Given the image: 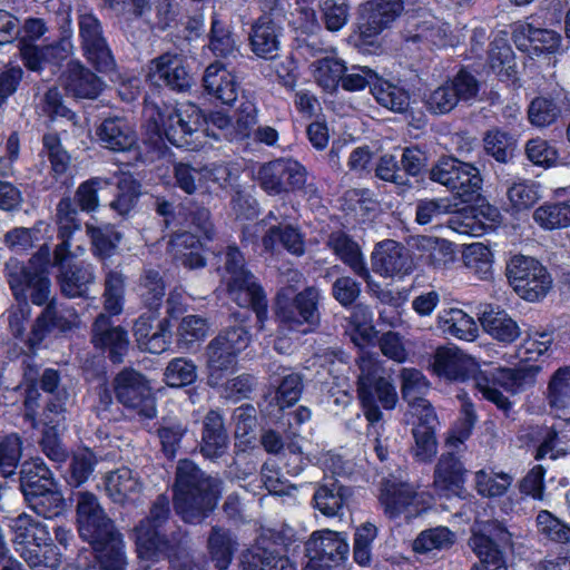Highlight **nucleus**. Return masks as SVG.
I'll use <instances>...</instances> for the list:
<instances>
[{"mask_svg": "<svg viewBox=\"0 0 570 570\" xmlns=\"http://www.w3.org/2000/svg\"><path fill=\"white\" fill-rule=\"evenodd\" d=\"M483 142L485 153L498 163L508 164L514 156L517 140L509 132L500 129L489 130Z\"/></svg>", "mask_w": 570, "mask_h": 570, "instance_id": "bf43d9fd", "label": "nucleus"}, {"mask_svg": "<svg viewBox=\"0 0 570 570\" xmlns=\"http://www.w3.org/2000/svg\"><path fill=\"white\" fill-rule=\"evenodd\" d=\"M242 570H296L295 564L281 553L278 546L261 537L240 559Z\"/></svg>", "mask_w": 570, "mask_h": 570, "instance_id": "4be33fe9", "label": "nucleus"}, {"mask_svg": "<svg viewBox=\"0 0 570 570\" xmlns=\"http://www.w3.org/2000/svg\"><path fill=\"white\" fill-rule=\"evenodd\" d=\"M209 49L217 57H236L238 47L235 37L225 21L216 13L212 17Z\"/></svg>", "mask_w": 570, "mask_h": 570, "instance_id": "6e6d98bb", "label": "nucleus"}, {"mask_svg": "<svg viewBox=\"0 0 570 570\" xmlns=\"http://www.w3.org/2000/svg\"><path fill=\"white\" fill-rule=\"evenodd\" d=\"M100 570H127L128 558L122 535L92 548Z\"/></svg>", "mask_w": 570, "mask_h": 570, "instance_id": "864d4df0", "label": "nucleus"}, {"mask_svg": "<svg viewBox=\"0 0 570 570\" xmlns=\"http://www.w3.org/2000/svg\"><path fill=\"white\" fill-rule=\"evenodd\" d=\"M513 40L520 49H525L528 42L540 52L558 50L561 37L553 30L534 27L529 22H518L513 28Z\"/></svg>", "mask_w": 570, "mask_h": 570, "instance_id": "79ce46f5", "label": "nucleus"}, {"mask_svg": "<svg viewBox=\"0 0 570 570\" xmlns=\"http://www.w3.org/2000/svg\"><path fill=\"white\" fill-rule=\"evenodd\" d=\"M24 500L32 511L46 519L58 517L65 510V499L59 490V484L30 494Z\"/></svg>", "mask_w": 570, "mask_h": 570, "instance_id": "5fc2aeb1", "label": "nucleus"}, {"mask_svg": "<svg viewBox=\"0 0 570 570\" xmlns=\"http://www.w3.org/2000/svg\"><path fill=\"white\" fill-rule=\"evenodd\" d=\"M170 515L169 498L159 494L151 503L148 515L134 529L139 559L150 563L166 559L175 570H202L203 566L194 558L190 538L185 530L176 527L168 534L161 532Z\"/></svg>", "mask_w": 570, "mask_h": 570, "instance_id": "f257e3e1", "label": "nucleus"}, {"mask_svg": "<svg viewBox=\"0 0 570 570\" xmlns=\"http://www.w3.org/2000/svg\"><path fill=\"white\" fill-rule=\"evenodd\" d=\"M429 178L446 187L463 203L475 199L483 184L479 168L455 157L440 158L429 170Z\"/></svg>", "mask_w": 570, "mask_h": 570, "instance_id": "1a4fd4ad", "label": "nucleus"}, {"mask_svg": "<svg viewBox=\"0 0 570 570\" xmlns=\"http://www.w3.org/2000/svg\"><path fill=\"white\" fill-rule=\"evenodd\" d=\"M55 222L59 239L55 248L70 249L73 235L80 232L82 226L77 204L70 196L62 197L57 204Z\"/></svg>", "mask_w": 570, "mask_h": 570, "instance_id": "c03bdc74", "label": "nucleus"}, {"mask_svg": "<svg viewBox=\"0 0 570 570\" xmlns=\"http://www.w3.org/2000/svg\"><path fill=\"white\" fill-rule=\"evenodd\" d=\"M100 146L114 153H131L136 161L141 160L138 136L135 128L122 117L104 119L96 128Z\"/></svg>", "mask_w": 570, "mask_h": 570, "instance_id": "f3484780", "label": "nucleus"}, {"mask_svg": "<svg viewBox=\"0 0 570 570\" xmlns=\"http://www.w3.org/2000/svg\"><path fill=\"white\" fill-rule=\"evenodd\" d=\"M533 219L544 229L569 227L570 199L543 204L534 210Z\"/></svg>", "mask_w": 570, "mask_h": 570, "instance_id": "4d7b16f0", "label": "nucleus"}, {"mask_svg": "<svg viewBox=\"0 0 570 570\" xmlns=\"http://www.w3.org/2000/svg\"><path fill=\"white\" fill-rule=\"evenodd\" d=\"M104 82L77 60L67 65L65 88L76 98L95 99L102 91Z\"/></svg>", "mask_w": 570, "mask_h": 570, "instance_id": "c9c22d12", "label": "nucleus"}, {"mask_svg": "<svg viewBox=\"0 0 570 570\" xmlns=\"http://www.w3.org/2000/svg\"><path fill=\"white\" fill-rule=\"evenodd\" d=\"M224 286L230 301L239 307L250 308L255 312L259 330H263L267 318V299L254 274L230 279L224 283Z\"/></svg>", "mask_w": 570, "mask_h": 570, "instance_id": "6ab92c4d", "label": "nucleus"}, {"mask_svg": "<svg viewBox=\"0 0 570 570\" xmlns=\"http://www.w3.org/2000/svg\"><path fill=\"white\" fill-rule=\"evenodd\" d=\"M542 370L540 364L520 363L513 368H499L491 377L484 373L474 376V385L484 399L494 403L499 410L508 415L512 403L498 386L513 394L534 385L537 376Z\"/></svg>", "mask_w": 570, "mask_h": 570, "instance_id": "6e6552de", "label": "nucleus"}, {"mask_svg": "<svg viewBox=\"0 0 570 570\" xmlns=\"http://www.w3.org/2000/svg\"><path fill=\"white\" fill-rule=\"evenodd\" d=\"M463 265L480 279H488L492 275L491 250L481 243L468 245L462 253Z\"/></svg>", "mask_w": 570, "mask_h": 570, "instance_id": "052dcab7", "label": "nucleus"}, {"mask_svg": "<svg viewBox=\"0 0 570 570\" xmlns=\"http://www.w3.org/2000/svg\"><path fill=\"white\" fill-rule=\"evenodd\" d=\"M478 315L483 330L493 338L511 343L519 337L520 328L505 311L492 305H481Z\"/></svg>", "mask_w": 570, "mask_h": 570, "instance_id": "4c0bfd02", "label": "nucleus"}, {"mask_svg": "<svg viewBox=\"0 0 570 570\" xmlns=\"http://www.w3.org/2000/svg\"><path fill=\"white\" fill-rule=\"evenodd\" d=\"M72 253L68 248H55L52 266L58 269L56 281L60 293L68 298L85 297L95 283L94 266L86 263H69Z\"/></svg>", "mask_w": 570, "mask_h": 570, "instance_id": "4468645a", "label": "nucleus"}, {"mask_svg": "<svg viewBox=\"0 0 570 570\" xmlns=\"http://www.w3.org/2000/svg\"><path fill=\"white\" fill-rule=\"evenodd\" d=\"M306 556L331 567L344 563L350 554V546L343 533L322 530L315 531L305 543Z\"/></svg>", "mask_w": 570, "mask_h": 570, "instance_id": "a211bd4d", "label": "nucleus"}, {"mask_svg": "<svg viewBox=\"0 0 570 570\" xmlns=\"http://www.w3.org/2000/svg\"><path fill=\"white\" fill-rule=\"evenodd\" d=\"M262 245L268 253L276 254L285 249L294 256H303L305 253V236L298 226L277 222L271 224L262 237Z\"/></svg>", "mask_w": 570, "mask_h": 570, "instance_id": "cd10ccee", "label": "nucleus"}, {"mask_svg": "<svg viewBox=\"0 0 570 570\" xmlns=\"http://www.w3.org/2000/svg\"><path fill=\"white\" fill-rule=\"evenodd\" d=\"M438 327L446 335L468 342L478 337V326L474 320L459 308L444 309L438 315Z\"/></svg>", "mask_w": 570, "mask_h": 570, "instance_id": "49530a36", "label": "nucleus"}, {"mask_svg": "<svg viewBox=\"0 0 570 570\" xmlns=\"http://www.w3.org/2000/svg\"><path fill=\"white\" fill-rule=\"evenodd\" d=\"M456 540V535L446 527H435L422 531L413 542V550L417 553H429L434 550H449Z\"/></svg>", "mask_w": 570, "mask_h": 570, "instance_id": "13d9d810", "label": "nucleus"}, {"mask_svg": "<svg viewBox=\"0 0 570 570\" xmlns=\"http://www.w3.org/2000/svg\"><path fill=\"white\" fill-rule=\"evenodd\" d=\"M50 256V247L43 244L30 257L28 264L16 261L7 266L9 287L19 303L31 302L33 305L42 306L53 297L48 272Z\"/></svg>", "mask_w": 570, "mask_h": 570, "instance_id": "20e7f679", "label": "nucleus"}, {"mask_svg": "<svg viewBox=\"0 0 570 570\" xmlns=\"http://www.w3.org/2000/svg\"><path fill=\"white\" fill-rule=\"evenodd\" d=\"M20 56L24 66L32 71H40L47 62L57 57H67L69 51L66 46L69 43H57L47 47H38L21 40Z\"/></svg>", "mask_w": 570, "mask_h": 570, "instance_id": "8fccbe9b", "label": "nucleus"}, {"mask_svg": "<svg viewBox=\"0 0 570 570\" xmlns=\"http://www.w3.org/2000/svg\"><path fill=\"white\" fill-rule=\"evenodd\" d=\"M400 381L402 399L407 402L412 413L423 412V409H433L431 403L423 397L430 389V383L420 370L403 367L400 371Z\"/></svg>", "mask_w": 570, "mask_h": 570, "instance_id": "a19ab883", "label": "nucleus"}, {"mask_svg": "<svg viewBox=\"0 0 570 570\" xmlns=\"http://www.w3.org/2000/svg\"><path fill=\"white\" fill-rule=\"evenodd\" d=\"M468 470L453 451L441 454L434 468L433 487L440 495L456 494L462 489Z\"/></svg>", "mask_w": 570, "mask_h": 570, "instance_id": "c85d7f7f", "label": "nucleus"}, {"mask_svg": "<svg viewBox=\"0 0 570 570\" xmlns=\"http://www.w3.org/2000/svg\"><path fill=\"white\" fill-rule=\"evenodd\" d=\"M140 194V183L131 175H122L118 178L116 198L110 203V207L125 216L136 206Z\"/></svg>", "mask_w": 570, "mask_h": 570, "instance_id": "69168bd1", "label": "nucleus"}, {"mask_svg": "<svg viewBox=\"0 0 570 570\" xmlns=\"http://www.w3.org/2000/svg\"><path fill=\"white\" fill-rule=\"evenodd\" d=\"M40 387L50 395L47 401L45 413L47 419L52 422L49 414H60L65 411V404L69 393L60 382V375L57 370L46 368L40 376Z\"/></svg>", "mask_w": 570, "mask_h": 570, "instance_id": "603ef678", "label": "nucleus"}, {"mask_svg": "<svg viewBox=\"0 0 570 570\" xmlns=\"http://www.w3.org/2000/svg\"><path fill=\"white\" fill-rule=\"evenodd\" d=\"M158 311H148L141 314L134 324V336L141 351L160 354L168 350L171 340L169 321L163 318L157 322Z\"/></svg>", "mask_w": 570, "mask_h": 570, "instance_id": "412c9836", "label": "nucleus"}, {"mask_svg": "<svg viewBox=\"0 0 570 570\" xmlns=\"http://www.w3.org/2000/svg\"><path fill=\"white\" fill-rule=\"evenodd\" d=\"M104 484L108 497L116 503H125L142 489L138 473L127 466L107 473Z\"/></svg>", "mask_w": 570, "mask_h": 570, "instance_id": "ea45409f", "label": "nucleus"}, {"mask_svg": "<svg viewBox=\"0 0 570 570\" xmlns=\"http://www.w3.org/2000/svg\"><path fill=\"white\" fill-rule=\"evenodd\" d=\"M568 373L569 371L558 368L548 385V404L559 416L561 413H570V383L566 379Z\"/></svg>", "mask_w": 570, "mask_h": 570, "instance_id": "e2e57ef3", "label": "nucleus"}, {"mask_svg": "<svg viewBox=\"0 0 570 570\" xmlns=\"http://www.w3.org/2000/svg\"><path fill=\"white\" fill-rule=\"evenodd\" d=\"M538 532L547 540L570 544V525L548 510H541L535 519Z\"/></svg>", "mask_w": 570, "mask_h": 570, "instance_id": "774afa93", "label": "nucleus"}, {"mask_svg": "<svg viewBox=\"0 0 570 570\" xmlns=\"http://www.w3.org/2000/svg\"><path fill=\"white\" fill-rule=\"evenodd\" d=\"M404 10L402 0H370L364 4L363 37L371 38L389 28Z\"/></svg>", "mask_w": 570, "mask_h": 570, "instance_id": "393cba45", "label": "nucleus"}, {"mask_svg": "<svg viewBox=\"0 0 570 570\" xmlns=\"http://www.w3.org/2000/svg\"><path fill=\"white\" fill-rule=\"evenodd\" d=\"M87 234L91 239L94 254L100 258L110 257L121 239L119 232L110 225L95 227L86 224Z\"/></svg>", "mask_w": 570, "mask_h": 570, "instance_id": "0e129e2a", "label": "nucleus"}, {"mask_svg": "<svg viewBox=\"0 0 570 570\" xmlns=\"http://www.w3.org/2000/svg\"><path fill=\"white\" fill-rule=\"evenodd\" d=\"M13 543L17 546L32 544L49 547L52 542L47 525L32 515L20 513L10 520Z\"/></svg>", "mask_w": 570, "mask_h": 570, "instance_id": "37998d69", "label": "nucleus"}, {"mask_svg": "<svg viewBox=\"0 0 570 570\" xmlns=\"http://www.w3.org/2000/svg\"><path fill=\"white\" fill-rule=\"evenodd\" d=\"M282 28L268 14L261 16L252 26L249 45L252 51L263 59H275L279 51Z\"/></svg>", "mask_w": 570, "mask_h": 570, "instance_id": "c756f323", "label": "nucleus"}, {"mask_svg": "<svg viewBox=\"0 0 570 570\" xmlns=\"http://www.w3.org/2000/svg\"><path fill=\"white\" fill-rule=\"evenodd\" d=\"M357 395L366 420L371 423L382 419L380 406L392 410L397 403V392L385 376L383 362L377 355L364 352L357 360Z\"/></svg>", "mask_w": 570, "mask_h": 570, "instance_id": "7ed1b4c3", "label": "nucleus"}, {"mask_svg": "<svg viewBox=\"0 0 570 570\" xmlns=\"http://www.w3.org/2000/svg\"><path fill=\"white\" fill-rule=\"evenodd\" d=\"M125 275L117 269H108L104 282V306L107 312L118 315L122 311L125 296Z\"/></svg>", "mask_w": 570, "mask_h": 570, "instance_id": "680f3d73", "label": "nucleus"}, {"mask_svg": "<svg viewBox=\"0 0 570 570\" xmlns=\"http://www.w3.org/2000/svg\"><path fill=\"white\" fill-rule=\"evenodd\" d=\"M236 541L229 530L215 525L212 528L207 548L213 562L219 570H226L233 559Z\"/></svg>", "mask_w": 570, "mask_h": 570, "instance_id": "3c124183", "label": "nucleus"}, {"mask_svg": "<svg viewBox=\"0 0 570 570\" xmlns=\"http://www.w3.org/2000/svg\"><path fill=\"white\" fill-rule=\"evenodd\" d=\"M415 248L422 263L434 271L449 269L456 261L455 245L444 238L419 236Z\"/></svg>", "mask_w": 570, "mask_h": 570, "instance_id": "7c9ffc66", "label": "nucleus"}, {"mask_svg": "<svg viewBox=\"0 0 570 570\" xmlns=\"http://www.w3.org/2000/svg\"><path fill=\"white\" fill-rule=\"evenodd\" d=\"M423 412L412 413L417 422L412 428L414 444L411 453L420 462H431L438 453V441L435 428L438 416L434 409L422 410Z\"/></svg>", "mask_w": 570, "mask_h": 570, "instance_id": "a878e982", "label": "nucleus"}, {"mask_svg": "<svg viewBox=\"0 0 570 570\" xmlns=\"http://www.w3.org/2000/svg\"><path fill=\"white\" fill-rule=\"evenodd\" d=\"M147 78L153 85L175 92H187L194 85L193 73L184 56L170 51L150 60Z\"/></svg>", "mask_w": 570, "mask_h": 570, "instance_id": "dca6fc26", "label": "nucleus"}, {"mask_svg": "<svg viewBox=\"0 0 570 570\" xmlns=\"http://www.w3.org/2000/svg\"><path fill=\"white\" fill-rule=\"evenodd\" d=\"M268 371L272 377H281L276 395L279 407L284 409L294 405L303 392L302 375L275 363L269 365Z\"/></svg>", "mask_w": 570, "mask_h": 570, "instance_id": "de8ad7c7", "label": "nucleus"}, {"mask_svg": "<svg viewBox=\"0 0 570 570\" xmlns=\"http://www.w3.org/2000/svg\"><path fill=\"white\" fill-rule=\"evenodd\" d=\"M228 448V434L223 415L210 410L204 417L200 453L210 460L223 456Z\"/></svg>", "mask_w": 570, "mask_h": 570, "instance_id": "f704fd0d", "label": "nucleus"}, {"mask_svg": "<svg viewBox=\"0 0 570 570\" xmlns=\"http://www.w3.org/2000/svg\"><path fill=\"white\" fill-rule=\"evenodd\" d=\"M174 508L187 523L198 524L217 507L223 493V480L203 471L194 461L177 462L173 484Z\"/></svg>", "mask_w": 570, "mask_h": 570, "instance_id": "f03ea898", "label": "nucleus"}, {"mask_svg": "<svg viewBox=\"0 0 570 570\" xmlns=\"http://www.w3.org/2000/svg\"><path fill=\"white\" fill-rule=\"evenodd\" d=\"M372 268L385 277L407 273L410 265L404 247L392 239L379 243L372 253Z\"/></svg>", "mask_w": 570, "mask_h": 570, "instance_id": "2f4dec72", "label": "nucleus"}, {"mask_svg": "<svg viewBox=\"0 0 570 570\" xmlns=\"http://www.w3.org/2000/svg\"><path fill=\"white\" fill-rule=\"evenodd\" d=\"M415 498L416 492L411 485L387 481L381 490L380 502L390 519H396L402 514L410 519L417 511L412 509Z\"/></svg>", "mask_w": 570, "mask_h": 570, "instance_id": "473e14b6", "label": "nucleus"}, {"mask_svg": "<svg viewBox=\"0 0 570 570\" xmlns=\"http://www.w3.org/2000/svg\"><path fill=\"white\" fill-rule=\"evenodd\" d=\"M257 180L261 188L271 196L288 194L291 191L308 188L306 186L307 170L293 158H277L263 164L257 171Z\"/></svg>", "mask_w": 570, "mask_h": 570, "instance_id": "9b49d317", "label": "nucleus"}, {"mask_svg": "<svg viewBox=\"0 0 570 570\" xmlns=\"http://www.w3.org/2000/svg\"><path fill=\"white\" fill-rule=\"evenodd\" d=\"M204 90L224 105H232L238 97V85L220 62L210 63L203 76Z\"/></svg>", "mask_w": 570, "mask_h": 570, "instance_id": "72a5a7b5", "label": "nucleus"}, {"mask_svg": "<svg viewBox=\"0 0 570 570\" xmlns=\"http://www.w3.org/2000/svg\"><path fill=\"white\" fill-rule=\"evenodd\" d=\"M168 250L177 264L188 269L203 268L206 265L203 245L198 236L193 233L175 234L168 243Z\"/></svg>", "mask_w": 570, "mask_h": 570, "instance_id": "58836bf2", "label": "nucleus"}, {"mask_svg": "<svg viewBox=\"0 0 570 570\" xmlns=\"http://www.w3.org/2000/svg\"><path fill=\"white\" fill-rule=\"evenodd\" d=\"M372 95L381 106L395 112H402L409 106L407 92L380 77L372 87Z\"/></svg>", "mask_w": 570, "mask_h": 570, "instance_id": "338daca9", "label": "nucleus"}, {"mask_svg": "<svg viewBox=\"0 0 570 570\" xmlns=\"http://www.w3.org/2000/svg\"><path fill=\"white\" fill-rule=\"evenodd\" d=\"M148 121L159 137L177 147H189L190 137L203 124L202 110L194 104H184L180 107L163 104L151 105L147 108Z\"/></svg>", "mask_w": 570, "mask_h": 570, "instance_id": "0eeeda50", "label": "nucleus"}, {"mask_svg": "<svg viewBox=\"0 0 570 570\" xmlns=\"http://www.w3.org/2000/svg\"><path fill=\"white\" fill-rule=\"evenodd\" d=\"M434 373L449 381L464 382L475 371V362L456 347H439L433 356Z\"/></svg>", "mask_w": 570, "mask_h": 570, "instance_id": "bb28decb", "label": "nucleus"}, {"mask_svg": "<svg viewBox=\"0 0 570 570\" xmlns=\"http://www.w3.org/2000/svg\"><path fill=\"white\" fill-rule=\"evenodd\" d=\"M114 391L119 403L135 411L142 419L157 415L156 399L148 382L139 372L125 368L114 380Z\"/></svg>", "mask_w": 570, "mask_h": 570, "instance_id": "ddd939ff", "label": "nucleus"}, {"mask_svg": "<svg viewBox=\"0 0 570 570\" xmlns=\"http://www.w3.org/2000/svg\"><path fill=\"white\" fill-rule=\"evenodd\" d=\"M58 484L51 470L40 460L27 461L20 470V490L26 498Z\"/></svg>", "mask_w": 570, "mask_h": 570, "instance_id": "a18cd8bd", "label": "nucleus"}, {"mask_svg": "<svg viewBox=\"0 0 570 570\" xmlns=\"http://www.w3.org/2000/svg\"><path fill=\"white\" fill-rule=\"evenodd\" d=\"M91 332L94 345L107 350L114 363H121L129 347L127 332L120 326H112L110 317L104 313L96 317Z\"/></svg>", "mask_w": 570, "mask_h": 570, "instance_id": "5701e85b", "label": "nucleus"}, {"mask_svg": "<svg viewBox=\"0 0 570 570\" xmlns=\"http://www.w3.org/2000/svg\"><path fill=\"white\" fill-rule=\"evenodd\" d=\"M139 296L150 311H158L166 294V284L160 272L151 266L144 267L138 283Z\"/></svg>", "mask_w": 570, "mask_h": 570, "instance_id": "09e8293b", "label": "nucleus"}, {"mask_svg": "<svg viewBox=\"0 0 570 570\" xmlns=\"http://www.w3.org/2000/svg\"><path fill=\"white\" fill-rule=\"evenodd\" d=\"M78 29L81 49L87 60L100 72L111 71L115 68V59L99 19L91 11H80Z\"/></svg>", "mask_w": 570, "mask_h": 570, "instance_id": "2eb2a0df", "label": "nucleus"}, {"mask_svg": "<svg viewBox=\"0 0 570 570\" xmlns=\"http://www.w3.org/2000/svg\"><path fill=\"white\" fill-rule=\"evenodd\" d=\"M352 495L353 491L350 487L342 484L336 479H330L315 490L314 508L326 517L341 515Z\"/></svg>", "mask_w": 570, "mask_h": 570, "instance_id": "e433bc0d", "label": "nucleus"}, {"mask_svg": "<svg viewBox=\"0 0 570 570\" xmlns=\"http://www.w3.org/2000/svg\"><path fill=\"white\" fill-rule=\"evenodd\" d=\"M45 305L43 311L32 325L29 337L30 345L39 344L52 330L66 332L77 325L78 314L72 306L59 303L56 297H52Z\"/></svg>", "mask_w": 570, "mask_h": 570, "instance_id": "aec40b11", "label": "nucleus"}, {"mask_svg": "<svg viewBox=\"0 0 570 570\" xmlns=\"http://www.w3.org/2000/svg\"><path fill=\"white\" fill-rule=\"evenodd\" d=\"M326 246L356 276L364 279L368 286L372 285L373 279L361 246L350 235L342 230L333 232L327 237Z\"/></svg>", "mask_w": 570, "mask_h": 570, "instance_id": "b1692460", "label": "nucleus"}, {"mask_svg": "<svg viewBox=\"0 0 570 570\" xmlns=\"http://www.w3.org/2000/svg\"><path fill=\"white\" fill-rule=\"evenodd\" d=\"M237 322L218 333L206 346L207 384L219 386L227 372L234 368L237 356L250 343L252 336L244 323L249 318V312L234 313Z\"/></svg>", "mask_w": 570, "mask_h": 570, "instance_id": "39448f33", "label": "nucleus"}, {"mask_svg": "<svg viewBox=\"0 0 570 570\" xmlns=\"http://www.w3.org/2000/svg\"><path fill=\"white\" fill-rule=\"evenodd\" d=\"M76 511L79 534L91 548L122 535L94 493L78 492Z\"/></svg>", "mask_w": 570, "mask_h": 570, "instance_id": "9d476101", "label": "nucleus"}, {"mask_svg": "<svg viewBox=\"0 0 570 570\" xmlns=\"http://www.w3.org/2000/svg\"><path fill=\"white\" fill-rule=\"evenodd\" d=\"M507 276L518 295L530 302L544 297L552 285L546 267L537 259L523 255L510 259Z\"/></svg>", "mask_w": 570, "mask_h": 570, "instance_id": "f8f14e48", "label": "nucleus"}, {"mask_svg": "<svg viewBox=\"0 0 570 570\" xmlns=\"http://www.w3.org/2000/svg\"><path fill=\"white\" fill-rule=\"evenodd\" d=\"M294 287L279 289L276 295V321L285 330L308 333L318 327L321 323L320 302L322 292L316 286H307L292 295Z\"/></svg>", "mask_w": 570, "mask_h": 570, "instance_id": "423d86ee", "label": "nucleus"}]
</instances>
